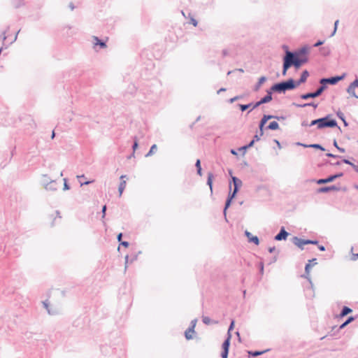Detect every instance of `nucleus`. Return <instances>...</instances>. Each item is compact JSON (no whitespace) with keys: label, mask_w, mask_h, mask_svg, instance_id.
Returning <instances> with one entry per match:
<instances>
[{"label":"nucleus","mask_w":358,"mask_h":358,"mask_svg":"<svg viewBox=\"0 0 358 358\" xmlns=\"http://www.w3.org/2000/svg\"><path fill=\"white\" fill-rule=\"evenodd\" d=\"M243 97V95H237L233 98H231L229 100V102L230 103H232L234 102H235L237 100H239V99H241Z\"/></svg>","instance_id":"46"},{"label":"nucleus","mask_w":358,"mask_h":358,"mask_svg":"<svg viewBox=\"0 0 358 358\" xmlns=\"http://www.w3.org/2000/svg\"><path fill=\"white\" fill-rule=\"evenodd\" d=\"M292 105L297 108H305L307 106H312L314 108H317L318 106V103H315V102H308V103H292Z\"/></svg>","instance_id":"25"},{"label":"nucleus","mask_w":358,"mask_h":358,"mask_svg":"<svg viewBox=\"0 0 358 358\" xmlns=\"http://www.w3.org/2000/svg\"><path fill=\"white\" fill-rule=\"evenodd\" d=\"M319 90H320V87L316 90H313V92H307L305 94H302L300 95V98L303 100L317 98L322 94L320 92L317 94V92H318Z\"/></svg>","instance_id":"13"},{"label":"nucleus","mask_w":358,"mask_h":358,"mask_svg":"<svg viewBox=\"0 0 358 358\" xmlns=\"http://www.w3.org/2000/svg\"><path fill=\"white\" fill-rule=\"evenodd\" d=\"M267 80V78L264 76H261L257 83L253 87L254 92H258L261 87V86Z\"/></svg>","instance_id":"22"},{"label":"nucleus","mask_w":358,"mask_h":358,"mask_svg":"<svg viewBox=\"0 0 358 358\" xmlns=\"http://www.w3.org/2000/svg\"><path fill=\"white\" fill-rule=\"evenodd\" d=\"M291 241L301 250H304V245H308V239H303L298 236H293Z\"/></svg>","instance_id":"10"},{"label":"nucleus","mask_w":358,"mask_h":358,"mask_svg":"<svg viewBox=\"0 0 358 358\" xmlns=\"http://www.w3.org/2000/svg\"><path fill=\"white\" fill-rule=\"evenodd\" d=\"M78 178L79 179V182H80L81 186L87 185H89V184H90V183L94 182V180L83 181L81 180V178H85V175L78 176Z\"/></svg>","instance_id":"36"},{"label":"nucleus","mask_w":358,"mask_h":358,"mask_svg":"<svg viewBox=\"0 0 358 358\" xmlns=\"http://www.w3.org/2000/svg\"><path fill=\"white\" fill-rule=\"evenodd\" d=\"M266 94H268L270 96H272L273 93H275V91L273 90V85L268 90H266Z\"/></svg>","instance_id":"57"},{"label":"nucleus","mask_w":358,"mask_h":358,"mask_svg":"<svg viewBox=\"0 0 358 358\" xmlns=\"http://www.w3.org/2000/svg\"><path fill=\"white\" fill-rule=\"evenodd\" d=\"M341 189V187L332 185L329 186H323L317 188L316 189V192L318 194H322V193H328L331 191H340Z\"/></svg>","instance_id":"9"},{"label":"nucleus","mask_w":358,"mask_h":358,"mask_svg":"<svg viewBox=\"0 0 358 358\" xmlns=\"http://www.w3.org/2000/svg\"><path fill=\"white\" fill-rule=\"evenodd\" d=\"M43 186L48 191H56L57 189L56 180H51L49 182H44Z\"/></svg>","instance_id":"16"},{"label":"nucleus","mask_w":358,"mask_h":358,"mask_svg":"<svg viewBox=\"0 0 358 358\" xmlns=\"http://www.w3.org/2000/svg\"><path fill=\"white\" fill-rule=\"evenodd\" d=\"M245 236L248 238V242L254 243L256 245H258L259 244V239L257 236H253L250 232L248 231H245Z\"/></svg>","instance_id":"18"},{"label":"nucleus","mask_w":358,"mask_h":358,"mask_svg":"<svg viewBox=\"0 0 358 358\" xmlns=\"http://www.w3.org/2000/svg\"><path fill=\"white\" fill-rule=\"evenodd\" d=\"M308 147L309 148H315V149H317V150H322V151H324L325 150V148L322 145H320L319 143L309 144Z\"/></svg>","instance_id":"37"},{"label":"nucleus","mask_w":358,"mask_h":358,"mask_svg":"<svg viewBox=\"0 0 358 358\" xmlns=\"http://www.w3.org/2000/svg\"><path fill=\"white\" fill-rule=\"evenodd\" d=\"M338 22H339V20H336L334 22V31L333 32L331 33V36H333L336 32V30H337V27H338Z\"/></svg>","instance_id":"54"},{"label":"nucleus","mask_w":358,"mask_h":358,"mask_svg":"<svg viewBox=\"0 0 358 358\" xmlns=\"http://www.w3.org/2000/svg\"><path fill=\"white\" fill-rule=\"evenodd\" d=\"M346 76V73H343L341 75L339 76H331L329 78H322L319 80L320 83V90H318L317 93H323L327 88L328 85H335L341 80H343Z\"/></svg>","instance_id":"3"},{"label":"nucleus","mask_w":358,"mask_h":358,"mask_svg":"<svg viewBox=\"0 0 358 358\" xmlns=\"http://www.w3.org/2000/svg\"><path fill=\"white\" fill-rule=\"evenodd\" d=\"M255 102H250L247 104H242V103H238L237 106L239 108V109L241 110V112H244L248 108H251V109L248 112V113H250L252 110L255 109L256 108H254V104Z\"/></svg>","instance_id":"19"},{"label":"nucleus","mask_w":358,"mask_h":358,"mask_svg":"<svg viewBox=\"0 0 358 358\" xmlns=\"http://www.w3.org/2000/svg\"><path fill=\"white\" fill-rule=\"evenodd\" d=\"M10 27L9 26L7 27L6 29L2 32V39L4 41L6 39V34L9 30Z\"/></svg>","instance_id":"60"},{"label":"nucleus","mask_w":358,"mask_h":358,"mask_svg":"<svg viewBox=\"0 0 358 358\" xmlns=\"http://www.w3.org/2000/svg\"><path fill=\"white\" fill-rule=\"evenodd\" d=\"M12 5L15 8H19L24 5V0H11Z\"/></svg>","instance_id":"32"},{"label":"nucleus","mask_w":358,"mask_h":358,"mask_svg":"<svg viewBox=\"0 0 358 358\" xmlns=\"http://www.w3.org/2000/svg\"><path fill=\"white\" fill-rule=\"evenodd\" d=\"M325 164H329V165H331V166H340L342 164V160L341 161H337L336 162H331L329 160H327L325 162Z\"/></svg>","instance_id":"45"},{"label":"nucleus","mask_w":358,"mask_h":358,"mask_svg":"<svg viewBox=\"0 0 358 358\" xmlns=\"http://www.w3.org/2000/svg\"><path fill=\"white\" fill-rule=\"evenodd\" d=\"M343 175H344L343 172H338L334 174L329 175L327 178H320V179H313V180H312V181L315 182L317 185H324V184H327V183L334 182L337 178H339L343 176Z\"/></svg>","instance_id":"5"},{"label":"nucleus","mask_w":358,"mask_h":358,"mask_svg":"<svg viewBox=\"0 0 358 358\" xmlns=\"http://www.w3.org/2000/svg\"><path fill=\"white\" fill-rule=\"evenodd\" d=\"M107 207L106 205L103 206L101 209L102 213V217H104L106 216V212Z\"/></svg>","instance_id":"62"},{"label":"nucleus","mask_w":358,"mask_h":358,"mask_svg":"<svg viewBox=\"0 0 358 358\" xmlns=\"http://www.w3.org/2000/svg\"><path fill=\"white\" fill-rule=\"evenodd\" d=\"M280 129L279 124L277 121H272L266 127L265 129L266 130H278Z\"/></svg>","instance_id":"27"},{"label":"nucleus","mask_w":358,"mask_h":358,"mask_svg":"<svg viewBox=\"0 0 358 358\" xmlns=\"http://www.w3.org/2000/svg\"><path fill=\"white\" fill-rule=\"evenodd\" d=\"M93 39L94 41V45L99 46V48H101V49H103V48H106V46H107L106 42L105 41H103V39L99 38L98 36H93Z\"/></svg>","instance_id":"21"},{"label":"nucleus","mask_w":358,"mask_h":358,"mask_svg":"<svg viewBox=\"0 0 358 358\" xmlns=\"http://www.w3.org/2000/svg\"><path fill=\"white\" fill-rule=\"evenodd\" d=\"M308 244H311V245H317L318 246L319 245V241L317 240H311V239H308Z\"/></svg>","instance_id":"58"},{"label":"nucleus","mask_w":358,"mask_h":358,"mask_svg":"<svg viewBox=\"0 0 358 358\" xmlns=\"http://www.w3.org/2000/svg\"><path fill=\"white\" fill-rule=\"evenodd\" d=\"M346 92L352 97L355 99H358V95L355 92V89L352 87L351 85H348L346 89Z\"/></svg>","instance_id":"31"},{"label":"nucleus","mask_w":358,"mask_h":358,"mask_svg":"<svg viewBox=\"0 0 358 358\" xmlns=\"http://www.w3.org/2000/svg\"><path fill=\"white\" fill-rule=\"evenodd\" d=\"M320 118H317V119H315V120H312L310 124H309V127H313V126H315L316 125L317 126V129H319V127H320Z\"/></svg>","instance_id":"39"},{"label":"nucleus","mask_w":358,"mask_h":358,"mask_svg":"<svg viewBox=\"0 0 358 358\" xmlns=\"http://www.w3.org/2000/svg\"><path fill=\"white\" fill-rule=\"evenodd\" d=\"M270 350V349H266L264 350H255V351H252V350H250V351H248V357H258L259 355H262L267 352H268Z\"/></svg>","instance_id":"24"},{"label":"nucleus","mask_w":358,"mask_h":358,"mask_svg":"<svg viewBox=\"0 0 358 358\" xmlns=\"http://www.w3.org/2000/svg\"><path fill=\"white\" fill-rule=\"evenodd\" d=\"M348 324H345V322H344L343 323H342L338 328L336 327H334L331 329V331H334L336 329H337V331L343 329L344 327H345Z\"/></svg>","instance_id":"51"},{"label":"nucleus","mask_w":358,"mask_h":358,"mask_svg":"<svg viewBox=\"0 0 358 358\" xmlns=\"http://www.w3.org/2000/svg\"><path fill=\"white\" fill-rule=\"evenodd\" d=\"M236 196V195L234 194H231L230 192H229V194L227 196V198L225 201V203H224V208H223V214H224V218L226 220V221L227 222V211L228 210V208L231 206V203L233 201V199Z\"/></svg>","instance_id":"12"},{"label":"nucleus","mask_w":358,"mask_h":358,"mask_svg":"<svg viewBox=\"0 0 358 358\" xmlns=\"http://www.w3.org/2000/svg\"><path fill=\"white\" fill-rule=\"evenodd\" d=\"M336 116L342 121L345 118L344 113L340 110L336 112Z\"/></svg>","instance_id":"49"},{"label":"nucleus","mask_w":358,"mask_h":358,"mask_svg":"<svg viewBox=\"0 0 358 358\" xmlns=\"http://www.w3.org/2000/svg\"><path fill=\"white\" fill-rule=\"evenodd\" d=\"M196 319L192 320L190 326L185 331V337L187 340H191L193 338L191 334H189V331H192V333H195L194 328L196 326Z\"/></svg>","instance_id":"15"},{"label":"nucleus","mask_w":358,"mask_h":358,"mask_svg":"<svg viewBox=\"0 0 358 358\" xmlns=\"http://www.w3.org/2000/svg\"><path fill=\"white\" fill-rule=\"evenodd\" d=\"M157 150V146L156 144H153L150 148V150L148 151V152L145 155V157H150L151 155H152L154 153L156 152V151Z\"/></svg>","instance_id":"35"},{"label":"nucleus","mask_w":358,"mask_h":358,"mask_svg":"<svg viewBox=\"0 0 358 358\" xmlns=\"http://www.w3.org/2000/svg\"><path fill=\"white\" fill-rule=\"evenodd\" d=\"M202 322L203 324L208 325L211 323L212 320L209 317L207 316H203L202 317Z\"/></svg>","instance_id":"44"},{"label":"nucleus","mask_w":358,"mask_h":358,"mask_svg":"<svg viewBox=\"0 0 358 358\" xmlns=\"http://www.w3.org/2000/svg\"><path fill=\"white\" fill-rule=\"evenodd\" d=\"M231 334L229 333L222 344V352L220 357L222 358H228L229 347L231 343Z\"/></svg>","instance_id":"6"},{"label":"nucleus","mask_w":358,"mask_h":358,"mask_svg":"<svg viewBox=\"0 0 358 358\" xmlns=\"http://www.w3.org/2000/svg\"><path fill=\"white\" fill-rule=\"evenodd\" d=\"M271 116L272 117L271 119H275V120H277L278 121H280V120H286L287 117L285 116V115H271Z\"/></svg>","instance_id":"43"},{"label":"nucleus","mask_w":358,"mask_h":358,"mask_svg":"<svg viewBox=\"0 0 358 358\" xmlns=\"http://www.w3.org/2000/svg\"><path fill=\"white\" fill-rule=\"evenodd\" d=\"M282 83L285 93L287 91L293 90L298 87L296 83V80L292 78H289L285 80H282Z\"/></svg>","instance_id":"7"},{"label":"nucleus","mask_w":358,"mask_h":358,"mask_svg":"<svg viewBox=\"0 0 358 358\" xmlns=\"http://www.w3.org/2000/svg\"><path fill=\"white\" fill-rule=\"evenodd\" d=\"M350 85H351L352 87L358 88V77H356V78L350 83Z\"/></svg>","instance_id":"52"},{"label":"nucleus","mask_w":358,"mask_h":358,"mask_svg":"<svg viewBox=\"0 0 358 358\" xmlns=\"http://www.w3.org/2000/svg\"><path fill=\"white\" fill-rule=\"evenodd\" d=\"M231 180H232V182L234 185V189H233V191L231 190V184L230 182L229 183V192L236 195L242 185V181L236 176H231Z\"/></svg>","instance_id":"8"},{"label":"nucleus","mask_w":358,"mask_h":358,"mask_svg":"<svg viewBox=\"0 0 358 358\" xmlns=\"http://www.w3.org/2000/svg\"><path fill=\"white\" fill-rule=\"evenodd\" d=\"M321 54L324 56H328L331 53V49L328 46L322 47L320 49Z\"/></svg>","instance_id":"33"},{"label":"nucleus","mask_w":358,"mask_h":358,"mask_svg":"<svg viewBox=\"0 0 358 358\" xmlns=\"http://www.w3.org/2000/svg\"><path fill=\"white\" fill-rule=\"evenodd\" d=\"M309 50L310 47L308 45H305L297 50L286 51V55L282 57V75L286 76L287 70L292 66L298 69L307 63L308 62V55Z\"/></svg>","instance_id":"1"},{"label":"nucleus","mask_w":358,"mask_h":358,"mask_svg":"<svg viewBox=\"0 0 358 358\" xmlns=\"http://www.w3.org/2000/svg\"><path fill=\"white\" fill-rule=\"evenodd\" d=\"M320 127L319 130L326 128H335L338 127L341 130V127L338 125L336 119L332 118L331 114H328L324 117H320Z\"/></svg>","instance_id":"4"},{"label":"nucleus","mask_w":358,"mask_h":358,"mask_svg":"<svg viewBox=\"0 0 358 358\" xmlns=\"http://www.w3.org/2000/svg\"><path fill=\"white\" fill-rule=\"evenodd\" d=\"M141 253V251H139L137 254H131L130 257V263H132L133 262L136 261L138 257V255Z\"/></svg>","instance_id":"50"},{"label":"nucleus","mask_w":358,"mask_h":358,"mask_svg":"<svg viewBox=\"0 0 358 358\" xmlns=\"http://www.w3.org/2000/svg\"><path fill=\"white\" fill-rule=\"evenodd\" d=\"M271 115L268 114V115H264L262 117V119L260 120V121L259 122V133H260V136H263L264 135V129H265V125L267 123V122L270 120H271Z\"/></svg>","instance_id":"11"},{"label":"nucleus","mask_w":358,"mask_h":358,"mask_svg":"<svg viewBox=\"0 0 358 358\" xmlns=\"http://www.w3.org/2000/svg\"><path fill=\"white\" fill-rule=\"evenodd\" d=\"M342 159V163H344V164H348L350 166H352V164H353V163L352 162H350L349 159H345V158H341Z\"/></svg>","instance_id":"59"},{"label":"nucleus","mask_w":358,"mask_h":358,"mask_svg":"<svg viewBox=\"0 0 358 358\" xmlns=\"http://www.w3.org/2000/svg\"><path fill=\"white\" fill-rule=\"evenodd\" d=\"M352 312V309L349 308L348 306H344L341 312H340V316L341 317L346 316L347 315L351 313Z\"/></svg>","instance_id":"28"},{"label":"nucleus","mask_w":358,"mask_h":358,"mask_svg":"<svg viewBox=\"0 0 358 358\" xmlns=\"http://www.w3.org/2000/svg\"><path fill=\"white\" fill-rule=\"evenodd\" d=\"M272 85H273V91H275V93H278V94H285V91L283 90V86H282V81L278 82V83H275Z\"/></svg>","instance_id":"23"},{"label":"nucleus","mask_w":358,"mask_h":358,"mask_svg":"<svg viewBox=\"0 0 358 358\" xmlns=\"http://www.w3.org/2000/svg\"><path fill=\"white\" fill-rule=\"evenodd\" d=\"M213 179H214V175L213 173L211 172H209L208 173V178H207V182H206V184L209 187L210 189V192L211 194L213 193Z\"/></svg>","instance_id":"26"},{"label":"nucleus","mask_w":358,"mask_h":358,"mask_svg":"<svg viewBox=\"0 0 358 358\" xmlns=\"http://www.w3.org/2000/svg\"><path fill=\"white\" fill-rule=\"evenodd\" d=\"M234 327H235V321H234V320H231V322H230V324H229V327H228V331H227V336H228L229 333H231V331L232 330H234Z\"/></svg>","instance_id":"41"},{"label":"nucleus","mask_w":358,"mask_h":358,"mask_svg":"<svg viewBox=\"0 0 358 358\" xmlns=\"http://www.w3.org/2000/svg\"><path fill=\"white\" fill-rule=\"evenodd\" d=\"M326 156L328 157H330V158H334V159H341V158H343L342 156L334 155V154H332L331 152L327 153Z\"/></svg>","instance_id":"47"},{"label":"nucleus","mask_w":358,"mask_h":358,"mask_svg":"<svg viewBox=\"0 0 358 358\" xmlns=\"http://www.w3.org/2000/svg\"><path fill=\"white\" fill-rule=\"evenodd\" d=\"M71 187L69 185V184L68 183V179L67 178H64V187H63V189L64 191L66 190H69L70 189Z\"/></svg>","instance_id":"48"},{"label":"nucleus","mask_w":358,"mask_h":358,"mask_svg":"<svg viewBox=\"0 0 358 358\" xmlns=\"http://www.w3.org/2000/svg\"><path fill=\"white\" fill-rule=\"evenodd\" d=\"M317 264V259L313 258L308 261L305 266V272L301 275L302 278H306L309 282V286L306 287V294L309 297L314 296L313 284L310 277V272L313 266Z\"/></svg>","instance_id":"2"},{"label":"nucleus","mask_w":358,"mask_h":358,"mask_svg":"<svg viewBox=\"0 0 358 358\" xmlns=\"http://www.w3.org/2000/svg\"><path fill=\"white\" fill-rule=\"evenodd\" d=\"M261 136H260V133L259 132V134H258V133L257 132V134L254 135V136L252 137V139L250 142L252 144V145H254V144H255L256 142H257V141H260V139H261Z\"/></svg>","instance_id":"38"},{"label":"nucleus","mask_w":358,"mask_h":358,"mask_svg":"<svg viewBox=\"0 0 358 358\" xmlns=\"http://www.w3.org/2000/svg\"><path fill=\"white\" fill-rule=\"evenodd\" d=\"M195 167L196 169V173L199 176H202L203 172H202V168H201V160L199 159H196V161L195 162Z\"/></svg>","instance_id":"30"},{"label":"nucleus","mask_w":358,"mask_h":358,"mask_svg":"<svg viewBox=\"0 0 358 358\" xmlns=\"http://www.w3.org/2000/svg\"><path fill=\"white\" fill-rule=\"evenodd\" d=\"M273 96H270L268 94H266L264 96L261 98L259 101H256L254 104V108H258L262 104H265L267 103H269L271 101H272Z\"/></svg>","instance_id":"17"},{"label":"nucleus","mask_w":358,"mask_h":358,"mask_svg":"<svg viewBox=\"0 0 358 358\" xmlns=\"http://www.w3.org/2000/svg\"><path fill=\"white\" fill-rule=\"evenodd\" d=\"M190 22H191V23H192L194 27H196V26H197V24H198V21H197L196 19L193 18V17H192V18H191Z\"/></svg>","instance_id":"63"},{"label":"nucleus","mask_w":358,"mask_h":358,"mask_svg":"<svg viewBox=\"0 0 358 358\" xmlns=\"http://www.w3.org/2000/svg\"><path fill=\"white\" fill-rule=\"evenodd\" d=\"M120 245H122L124 248H127L129 245V243L128 241H120Z\"/></svg>","instance_id":"61"},{"label":"nucleus","mask_w":358,"mask_h":358,"mask_svg":"<svg viewBox=\"0 0 358 358\" xmlns=\"http://www.w3.org/2000/svg\"><path fill=\"white\" fill-rule=\"evenodd\" d=\"M333 145H334V147H336V149H337L339 152H342V153H344V152H345V150L343 148H341V147H339V145H338V143H337L336 140H334Z\"/></svg>","instance_id":"42"},{"label":"nucleus","mask_w":358,"mask_h":358,"mask_svg":"<svg viewBox=\"0 0 358 358\" xmlns=\"http://www.w3.org/2000/svg\"><path fill=\"white\" fill-rule=\"evenodd\" d=\"M289 235L284 227H282L279 231V232L275 236L274 240L277 241L286 240L287 236Z\"/></svg>","instance_id":"14"},{"label":"nucleus","mask_w":358,"mask_h":358,"mask_svg":"<svg viewBox=\"0 0 358 358\" xmlns=\"http://www.w3.org/2000/svg\"><path fill=\"white\" fill-rule=\"evenodd\" d=\"M309 75L310 73L308 70L303 71L299 79L296 80L297 86H299L301 84L306 83Z\"/></svg>","instance_id":"20"},{"label":"nucleus","mask_w":358,"mask_h":358,"mask_svg":"<svg viewBox=\"0 0 358 358\" xmlns=\"http://www.w3.org/2000/svg\"><path fill=\"white\" fill-rule=\"evenodd\" d=\"M27 121L29 122V124L31 125V127H36V124L34 123V121L31 116H29V115L27 116Z\"/></svg>","instance_id":"53"},{"label":"nucleus","mask_w":358,"mask_h":358,"mask_svg":"<svg viewBox=\"0 0 358 358\" xmlns=\"http://www.w3.org/2000/svg\"><path fill=\"white\" fill-rule=\"evenodd\" d=\"M125 187H126V181L125 180H121L120 182L119 187H118V192H119L120 196L123 193Z\"/></svg>","instance_id":"34"},{"label":"nucleus","mask_w":358,"mask_h":358,"mask_svg":"<svg viewBox=\"0 0 358 358\" xmlns=\"http://www.w3.org/2000/svg\"><path fill=\"white\" fill-rule=\"evenodd\" d=\"M324 43V40H318L317 42H315L314 43L313 47H315V48L319 47V46L323 45Z\"/></svg>","instance_id":"56"},{"label":"nucleus","mask_w":358,"mask_h":358,"mask_svg":"<svg viewBox=\"0 0 358 358\" xmlns=\"http://www.w3.org/2000/svg\"><path fill=\"white\" fill-rule=\"evenodd\" d=\"M355 318H356V317H355V316L348 317L346 319V320L345 321V324H348L351 323L352 322H353L355 320Z\"/></svg>","instance_id":"55"},{"label":"nucleus","mask_w":358,"mask_h":358,"mask_svg":"<svg viewBox=\"0 0 358 358\" xmlns=\"http://www.w3.org/2000/svg\"><path fill=\"white\" fill-rule=\"evenodd\" d=\"M253 147L252 144L249 142L248 144L241 146L238 148V150L242 152V155H245V152L248 149Z\"/></svg>","instance_id":"29"},{"label":"nucleus","mask_w":358,"mask_h":358,"mask_svg":"<svg viewBox=\"0 0 358 358\" xmlns=\"http://www.w3.org/2000/svg\"><path fill=\"white\" fill-rule=\"evenodd\" d=\"M222 57H227V56L229 55V51H228V50H227V49H224V50L222 51Z\"/></svg>","instance_id":"64"},{"label":"nucleus","mask_w":358,"mask_h":358,"mask_svg":"<svg viewBox=\"0 0 358 358\" xmlns=\"http://www.w3.org/2000/svg\"><path fill=\"white\" fill-rule=\"evenodd\" d=\"M138 139H137L136 136H134V143L132 145V150H133L134 152H135V151L138 148Z\"/></svg>","instance_id":"40"}]
</instances>
